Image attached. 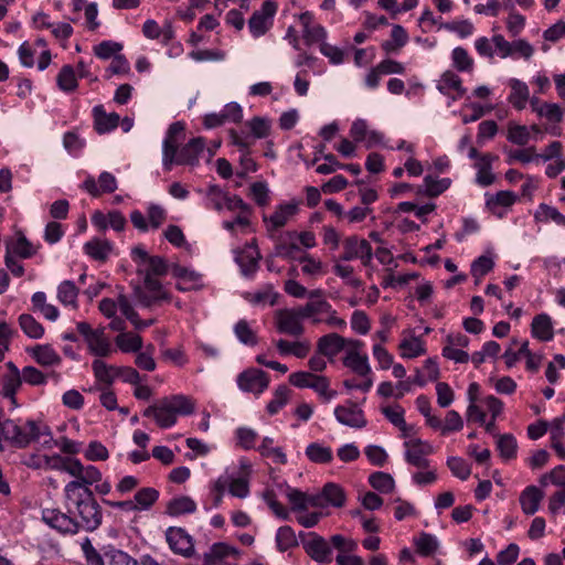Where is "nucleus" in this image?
I'll return each instance as SVG.
<instances>
[{"instance_id":"obj_19","label":"nucleus","mask_w":565,"mask_h":565,"mask_svg":"<svg viewBox=\"0 0 565 565\" xmlns=\"http://www.w3.org/2000/svg\"><path fill=\"white\" fill-rule=\"evenodd\" d=\"M334 416L340 424L352 428H363L366 425L362 409L353 403L335 407Z\"/></svg>"},{"instance_id":"obj_50","label":"nucleus","mask_w":565,"mask_h":565,"mask_svg":"<svg viewBox=\"0 0 565 565\" xmlns=\"http://www.w3.org/2000/svg\"><path fill=\"white\" fill-rule=\"evenodd\" d=\"M399 353L402 358L413 359L425 353L424 343L419 338L413 337L404 339L399 345Z\"/></svg>"},{"instance_id":"obj_21","label":"nucleus","mask_w":565,"mask_h":565,"mask_svg":"<svg viewBox=\"0 0 565 565\" xmlns=\"http://www.w3.org/2000/svg\"><path fill=\"white\" fill-rule=\"evenodd\" d=\"M349 341L338 333H329L318 340L317 350L320 355L333 359L340 351H347Z\"/></svg>"},{"instance_id":"obj_24","label":"nucleus","mask_w":565,"mask_h":565,"mask_svg":"<svg viewBox=\"0 0 565 565\" xmlns=\"http://www.w3.org/2000/svg\"><path fill=\"white\" fill-rule=\"evenodd\" d=\"M94 128L99 134H107L116 129L120 117L117 113L107 114L102 105L93 108Z\"/></svg>"},{"instance_id":"obj_38","label":"nucleus","mask_w":565,"mask_h":565,"mask_svg":"<svg viewBox=\"0 0 565 565\" xmlns=\"http://www.w3.org/2000/svg\"><path fill=\"white\" fill-rule=\"evenodd\" d=\"M437 88L444 95H447L450 89L456 90L459 96H463L466 94V88L462 86L460 77L451 71H446L441 75V79Z\"/></svg>"},{"instance_id":"obj_14","label":"nucleus","mask_w":565,"mask_h":565,"mask_svg":"<svg viewBox=\"0 0 565 565\" xmlns=\"http://www.w3.org/2000/svg\"><path fill=\"white\" fill-rule=\"evenodd\" d=\"M42 520L52 529L63 534H76L78 524L76 520L58 509H44Z\"/></svg>"},{"instance_id":"obj_53","label":"nucleus","mask_w":565,"mask_h":565,"mask_svg":"<svg viewBox=\"0 0 565 565\" xmlns=\"http://www.w3.org/2000/svg\"><path fill=\"white\" fill-rule=\"evenodd\" d=\"M297 310L302 319H307L317 313L331 312V305L324 299H317L298 307Z\"/></svg>"},{"instance_id":"obj_30","label":"nucleus","mask_w":565,"mask_h":565,"mask_svg":"<svg viewBox=\"0 0 565 565\" xmlns=\"http://www.w3.org/2000/svg\"><path fill=\"white\" fill-rule=\"evenodd\" d=\"M32 358L43 366H53L61 363V356L50 344H38L28 350Z\"/></svg>"},{"instance_id":"obj_39","label":"nucleus","mask_w":565,"mask_h":565,"mask_svg":"<svg viewBox=\"0 0 565 565\" xmlns=\"http://www.w3.org/2000/svg\"><path fill=\"white\" fill-rule=\"evenodd\" d=\"M185 125L182 121H175L169 126L166 138L162 143V153H168L173 148L178 147L179 141L183 139Z\"/></svg>"},{"instance_id":"obj_51","label":"nucleus","mask_w":565,"mask_h":565,"mask_svg":"<svg viewBox=\"0 0 565 565\" xmlns=\"http://www.w3.org/2000/svg\"><path fill=\"white\" fill-rule=\"evenodd\" d=\"M535 218L540 222L553 221L557 225L565 226V215L556 207L541 203L535 213Z\"/></svg>"},{"instance_id":"obj_31","label":"nucleus","mask_w":565,"mask_h":565,"mask_svg":"<svg viewBox=\"0 0 565 565\" xmlns=\"http://www.w3.org/2000/svg\"><path fill=\"white\" fill-rule=\"evenodd\" d=\"M196 511V503L188 495H180L171 499L166 507V514L170 516H180L191 514Z\"/></svg>"},{"instance_id":"obj_33","label":"nucleus","mask_w":565,"mask_h":565,"mask_svg":"<svg viewBox=\"0 0 565 565\" xmlns=\"http://www.w3.org/2000/svg\"><path fill=\"white\" fill-rule=\"evenodd\" d=\"M86 342L90 352L97 356H108L111 352L110 342L105 337L104 328L95 329L94 334Z\"/></svg>"},{"instance_id":"obj_18","label":"nucleus","mask_w":565,"mask_h":565,"mask_svg":"<svg viewBox=\"0 0 565 565\" xmlns=\"http://www.w3.org/2000/svg\"><path fill=\"white\" fill-rule=\"evenodd\" d=\"M299 21L302 26V38L307 45L322 43L327 36L326 29L313 21V14L306 11L299 15Z\"/></svg>"},{"instance_id":"obj_62","label":"nucleus","mask_w":565,"mask_h":565,"mask_svg":"<svg viewBox=\"0 0 565 565\" xmlns=\"http://www.w3.org/2000/svg\"><path fill=\"white\" fill-rule=\"evenodd\" d=\"M234 332L242 343L246 345L257 344V337L246 320H239L234 327Z\"/></svg>"},{"instance_id":"obj_34","label":"nucleus","mask_w":565,"mask_h":565,"mask_svg":"<svg viewBox=\"0 0 565 565\" xmlns=\"http://www.w3.org/2000/svg\"><path fill=\"white\" fill-rule=\"evenodd\" d=\"M92 370L97 382L107 385V387H109L118 376V366L108 365L99 359L93 361Z\"/></svg>"},{"instance_id":"obj_22","label":"nucleus","mask_w":565,"mask_h":565,"mask_svg":"<svg viewBox=\"0 0 565 565\" xmlns=\"http://www.w3.org/2000/svg\"><path fill=\"white\" fill-rule=\"evenodd\" d=\"M297 232H287L280 236L275 245L273 256L282 257L290 260H299L301 249L296 243Z\"/></svg>"},{"instance_id":"obj_41","label":"nucleus","mask_w":565,"mask_h":565,"mask_svg":"<svg viewBox=\"0 0 565 565\" xmlns=\"http://www.w3.org/2000/svg\"><path fill=\"white\" fill-rule=\"evenodd\" d=\"M78 288L72 280H64L57 287V299L65 306L77 308Z\"/></svg>"},{"instance_id":"obj_57","label":"nucleus","mask_w":565,"mask_h":565,"mask_svg":"<svg viewBox=\"0 0 565 565\" xmlns=\"http://www.w3.org/2000/svg\"><path fill=\"white\" fill-rule=\"evenodd\" d=\"M277 547L280 552H286L298 544L295 531L288 526H281L276 534Z\"/></svg>"},{"instance_id":"obj_43","label":"nucleus","mask_w":565,"mask_h":565,"mask_svg":"<svg viewBox=\"0 0 565 565\" xmlns=\"http://www.w3.org/2000/svg\"><path fill=\"white\" fill-rule=\"evenodd\" d=\"M19 326L31 339H41L44 334L43 326L35 320V318L29 313H22L19 317Z\"/></svg>"},{"instance_id":"obj_9","label":"nucleus","mask_w":565,"mask_h":565,"mask_svg":"<svg viewBox=\"0 0 565 565\" xmlns=\"http://www.w3.org/2000/svg\"><path fill=\"white\" fill-rule=\"evenodd\" d=\"M277 2L265 0L260 10L255 11L248 20V28L253 36L264 35L273 24V18L277 12Z\"/></svg>"},{"instance_id":"obj_15","label":"nucleus","mask_w":565,"mask_h":565,"mask_svg":"<svg viewBox=\"0 0 565 565\" xmlns=\"http://www.w3.org/2000/svg\"><path fill=\"white\" fill-rule=\"evenodd\" d=\"M260 258L262 255L255 241L247 243L235 256V260L245 277H252L256 273Z\"/></svg>"},{"instance_id":"obj_48","label":"nucleus","mask_w":565,"mask_h":565,"mask_svg":"<svg viewBox=\"0 0 565 565\" xmlns=\"http://www.w3.org/2000/svg\"><path fill=\"white\" fill-rule=\"evenodd\" d=\"M54 461L61 462V466H55L56 470L67 472L74 480H79L82 476L83 463L74 457H62V456H53Z\"/></svg>"},{"instance_id":"obj_59","label":"nucleus","mask_w":565,"mask_h":565,"mask_svg":"<svg viewBox=\"0 0 565 565\" xmlns=\"http://www.w3.org/2000/svg\"><path fill=\"white\" fill-rule=\"evenodd\" d=\"M452 65L459 72H469L473 67V60L469 56L468 51L461 46H457L451 53Z\"/></svg>"},{"instance_id":"obj_3","label":"nucleus","mask_w":565,"mask_h":565,"mask_svg":"<svg viewBox=\"0 0 565 565\" xmlns=\"http://www.w3.org/2000/svg\"><path fill=\"white\" fill-rule=\"evenodd\" d=\"M195 411V402L192 397L178 394L164 397L156 404L148 406L142 415L152 417L160 428H170L177 423V416L191 415Z\"/></svg>"},{"instance_id":"obj_5","label":"nucleus","mask_w":565,"mask_h":565,"mask_svg":"<svg viewBox=\"0 0 565 565\" xmlns=\"http://www.w3.org/2000/svg\"><path fill=\"white\" fill-rule=\"evenodd\" d=\"M134 295L138 303L146 308L171 300V296L163 289L161 282L149 274H146L143 287H135Z\"/></svg>"},{"instance_id":"obj_11","label":"nucleus","mask_w":565,"mask_h":565,"mask_svg":"<svg viewBox=\"0 0 565 565\" xmlns=\"http://www.w3.org/2000/svg\"><path fill=\"white\" fill-rule=\"evenodd\" d=\"M237 385L244 392L262 394L269 385V376L259 369H249L237 377Z\"/></svg>"},{"instance_id":"obj_32","label":"nucleus","mask_w":565,"mask_h":565,"mask_svg":"<svg viewBox=\"0 0 565 565\" xmlns=\"http://www.w3.org/2000/svg\"><path fill=\"white\" fill-rule=\"evenodd\" d=\"M15 241H8L6 244V253L17 255L21 258H30L35 254V249L31 242L23 235L22 232L17 233Z\"/></svg>"},{"instance_id":"obj_16","label":"nucleus","mask_w":565,"mask_h":565,"mask_svg":"<svg viewBox=\"0 0 565 565\" xmlns=\"http://www.w3.org/2000/svg\"><path fill=\"white\" fill-rule=\"evenodd\" d=\"M363 343L359 340H350L343 358L344 366L351 369L358 375L364 376L370 372L367 356L360 353Z\"/></svg>"},{"instance_id":"obj_17","label":"nucleus","mask_w":565,"mask_h":565,"mask_svg":"<svg viewBox=\"0 0 565 565\" xmlns=\"http://www.w3.org/2000/svg\"><path fill=\"white\" fill-rule=\"evenodd\" d=\"M82 188L92 196L98 198L102 193H113L117 190V180L110 172L104 171L98 177V182L93 177H87Z\"/></svg>"},{"instance_id":"obj_28","label":"nucleus","mask_w":565,"mask_h":565,"mask_svg":"<svg viewBox=\"0 0 565 565\" xmlns=\"http://www.w3.org/2000/svg\"><path fill=\"white\" fill-rule=\"evenodd\" d=\"M509 86L511 88V93L508 97L509 103L518 110L524 109L530 99L529 86L518 78H511Z\"/></svg>"},{"instance_id":"obj_56","label":"nucleus","mask_w":565,"mask_h":565,"mask_svg":"<svg viewBox=\"0 0 565 565\" xmlns=\"http://www.w3.org/2000/svg\"><path fill=\"white\" fill-rule=\"evenodd\" d=\"M451 184L450 179H434L431 175L424 178L425 194L430 198H436L445 192Z\"/></svg>"},{"instance_id":"obj_27","label":"nucleus","mask_w":565,"mask_h":565,"mask_svg":"<svg viewBox=\"0 0 565 565\" xmlns=\"http://www.w3.org/2000/svg\"><path fill=\"white\" fill-rule=\"evenodd\" d=\"M532 337L540 341H551L554 338L552 319L547 313L536 315L531 323Z\"/></svg>"},{"instance_id":"obj_10","label":"nucleus","mask_w":565,"mask_h":565,"mask_svg":"<svg viewBox=\"0 0 565 565\" xmlns=\"http://www.w3.org/2000/svg\"><path fill=\"white\" fill-rule=\"evenodd\" d=\"M166 540L173 553L184 557H191L194 554L193 539L183 527H168Z\"/></svg>"},{"instance_id":"obj_47","label":"nucleus","mask_w":565,"mask_h":565,"mask_svg":"<svg viewBox=\"0 0 565 565\" xmlns=\"http://www.w3.org/2000/svg\"><path fill=\"white\" fill-rule=\"evenodd\" d=\"M306 456L316 463H328L332 460V450L318 443L309 444L306 448Z\"/></svg>"},{"instance_id":"obj_37","label":"nucleus","mask_w":565,"mask_h":565,"mask_svg":"<svg viewBox=\"0 0 565 565\" xmlns=\"http://www.w3.org/2000/svg\"><path fill=\"white\" fill-rule=\"evenodd\" d=\"M159 499V491L151 487L139 489L134 498L136 511L149 510Z\"/></svg>"},{"instance_id":"obj_55","label":"nucleus","mask_w":565,"mask_h":565,"mask_svg":"<svg viewBox=\"0 0 565 565\" xmlns=\"http://www.w3.org/2000/svg\"><path fill=\"white\" fill-rule=\"evenodd\" d=\"M290 388L287 385H279L275 392L271 401L267 405V412L270 415L277 414L288 402Z\"/></svg>"},{"instance_id":"obj_45","label":"nucleus","mask_w":565,"mask_h":565,"mask_svg":"<svg viewBox=\"0 0 565 565\" xmlns=\"http://www.w3.org/2000/svg\"><path fill=\"white\" fill-rule=\"evenodd\" d=\"M414 544L417 553L422 556L433 555L439 545L437 539L426 532H422L418 536L414 537Z\"/></svg>"},{"instance_id":"obj_49","label":"nucleus","mask_w":565,"mask_h":565,"mask_svg":"<svg viewBox=\"0 0 565 565\" xmlns=\"http://www.w3.org/2000/svg\"><path fill=\"white\" fill-rule=\"evenodd\" d=\"M57 86L61 90L70 93L76 89L77 78L73 66L64 65L56 77Z\"/></svg>"},{"instance_id":"obj_46","label":"nucleus","mask_w":565,"mask_h":565,"mask_svg":"<svg viewBox=\"0 0 565 565\" xmlns=\"http://www.w3.org/2000/svg\"><path fill=\"white\" fill-rule=\"evenodd\" d=\"M274 439L271 437H264L258 447V451L263 457L273 458L274 462L285 465L287 456L280 447H273Z\"/></svg>"},{"instance_id":"obj_7","label":"nucleus","mask_w":565,"mask_h":565,"mask_svg":"<svg viewBox=\"0 0 565 565\" xmlns=\"http://www.w3.org/2000/svg\"><path fill=\"white\" fill-rule=\"evenodd\" d=\"M300 544L309 557L320 564L332 562L330 543L316 532H300Z\"/></svg>"},{"instance_id":"obj_4","label":"nucleus","mask_w":565,"mask_h":565,"mask_svg":"<svg viewBox=\"0 0 565 565\" xmlns=\"http://www.w3.org/2000/svg\"><path fill=\"white\" fill-rule=\"evenodd\" d=\"M205 147L202 137L192 138L180 150L173 148L168 153H162V164L166 170H170L173 164L194 166L199 162V157Z\"/></svg>"},{"instance_id":"obj_42","label":"nucleus","mask_w":565,"mask_h":565,"mask_svg":"<svg viewBox=\"0 0 565 565\" xmlns=\"http://www.w3.org/2000/svg\"><path fill=\"white\" fill-rule=\"evenodd\" d=\"M116 345L124 353L138 352L142 348V338L131 332H121L115 339Z\"/></svg>"},{"instance_id":"obj_58","label":"nucleus","mask_w":565,"mask_h":565,"mask_svg":"<svg viewBox=\"0 0 565 565\" xmlns=\"http://www.w3.org/2000/svg\"><path fill=\"white\" fill-rule=\"evenodd\" d=\"M22 384L21 374H6L2 380V393L4 397L11 399L13 406H15V394Z\"/></svg>"},{"instance_id":"obj_12","label":"nucleus","mask_w":565,"mask_h":565,"mask_svg":"<svg viewBox=\"0 0 565 565\" xmlns=\"http://www.w3.org/2000/svg\"><path fill=\"white\" fill-rule=\"evenodd\" d=\"M406 448V461L417 468H427L429 460L426 456L434 452V447L428 441L422 439H409L404 443Z\"/></svg>"},{"instance_id":"obj_60","label":"nucleus","mask_w":565,"mask_h":565,"mask_svg":"<svg viewBox=\"0 0 565 565\" xmlns=\"http://www.w3.org/2000/svg\"><path fill=\"white\" fill-rule=\"evenodd\" d=\"M447 466L451 473L461 480H467L471 473L470 465L460 457L448 458Z\"/></svg>"},{"instance_id":"obj_25","label":"nucleus","mask_w":565,"mask_h":565,"mask_svg":"<svg viewBox=\"0 0 565 565\" xmlns=\"http://www.w3.org/2000/svg\"><path fill=\"white\" fill-rule=\"evenodd\" d=\"M239 551L226 543H214L207 552L204 553L203 561L205 565H218L227 557H238Z\"/></svg>"},{"instance_id":"obj_26","label":"nucleus","mask_w":565,"mask_h":565,"mask_svg":"<svg viewBox=\"0 0 565 565\" xmlns=\"http://www.w3.org/2000/svg\"><path fill=\"white\" fill-rule=\"evenodd\" d=\"M544 497L542 490L535 486L526 487L520 494V504L524 514L533 515L539 511L540 503Z\"/></svg>"},{"instance_id":"obj_36","label":"nucleus","mask_w":565,"mask_h":565,"mask_svg":"<svg viewBox=\"0 0 565 565\" xmlns=\"http://www.w3.org/2000/svg\"><path fill=\"white\" fill-rule=\"evenodd\" d=\"M102 480V472L100 470L95 466H83L82 469V476L79 477V480H72L68 483H75L76 487L74 492H81L84 489H90V486L94 483H97Z\"/></svg>"},{"instance_id":"obj_54","label":"nucleus","mask_w":565,"mask_h":565,"mask_svg":"<svg viewBox=\"0 0 565 565\" xmlns=\"http://www.w3.org/2000/svg\"><path fill=\"white\" fill-rule=\"evenodd\" d=\"M226 193L217 185L212 184L207 188L205 193V206L222 211L225 206Z\"/></svg>"},{"instance_id":"obj_1","label":"nucleus","mask_w":565,"mask_h":565,"mask_svg":"<svg viewBox=\"0 0 565 565\" xmlns=\"http://www.w3.org/2000/svg\"><path fill=\"white\" fill-rule=\"evenodd\" d=\"M33 443H40L44 448H53V435L45 423L21 418L0 420V451L7 446L25 449Z\"/></svg>"},{"instance_id":"obj_8","label":"nucleus","mask_w":565,"mask_h":565,"mask_svg":"<svg viewBox=\"0 0 565 565\" xmlns=\"http://www.w3.org/2000/svg\"><path fill=\"white\" fill-rule=\"evenodd\" d=\"M302 317L297 308L278 309L274 315V322L277 331L291 337H299L303 333Z\"/></svg>"},{"instance_id":"obj_52","label":"nucleus","mask_w":565,"mask_h":565,"mask_svg":"<svg viewBox=\"0 0 565 565\" xmlns=\"http://www.w3.org/2000/svg\"><path fill=\"white\" fill-rule=\"evenodd\" d=\"M497 448L500 452V456L504 460H511L515 458L518 449L515 437L511 434H504L499 436V439L497 441Z\"/></svg>"},{"instance_id":"obj_23","label":"nucleus","mask_w":565,"mask_h":565,"mask_svg":"<svg viewBox=\"0 0 565 565\" xmlns=\"http://www.w3.org/2000/svg\"><path fill=\"white\" fill-rule=\"evenodd\" d=\"M297 210L296 203L280 204L270 216L263 215V221L268 231H276L285 226L288 220L297 213Z\"/></svg>"},{"instance_id":"obj_35","label":"nucleus","mask_w":565,"mask_h":565,"mask_svg":"<svg viewBox=\"0 0 565 565\" xmlns=\"http://www.w3.org/2000/svg\"><path fill=\"white\" fill-rule=\"evenodd\" d=\"M486 205L494 214L502 216L501 213H497L499 206L510 207L516 201V194L512 191H499L495 194H486Z\"/></svg>"},{"instance_id":"obj_2","label":"nucleus","mask_w":565,"mask_h":565,"mask_svg":"<svg viewBox=\"0 0 565 565\" xmlns=\"http://www.w3.org/2000/svg\"><path fill=\"white\" fill-rule=\"evenodd\" d=\"M75 483H66L64 488L65 501L68 505V512L75 513L78 530L83 529L93 532L99 527L103 521L102 509L96 501L92 489H84L81 492H74Z\"/></svg>"},{"instance_id":"obj_29","label":"nucleus","mask_w":565,"mask_h":565,"mask_svg":"<svg viewBox=\"0 0 565 565\" xmlns=\"http://www.w3.org/2000/svg\"><path fill=\"white\" fill-rule=\"evenodd\" d=\"M83 248L85 254L88 255L92 259L97 262H106L113 250V245L107 239L93 238L86 242Z\"/></svg>"},{"instance_id":"obj_64","label":"nucleus","mask_w":565,"mask_h":565,"mask_svg":"<svg viewBox=\"0 0 565 565\" xmlns=\"http://www.w3.org/2000/svg\"><path fill=\"white\" fill-rule=\"evenodd\" d=\"M493 267V259L489 256L481 255L472 262L470 273L475 278H482L490 273Z\"/></svg>"},{"instance_id":"obj_20","label":"nucleus","mask_w":565,"mask_h":565,"mask_svg":"<svg viewBox=\"0 0 565 565\" xmlns=\"http://www.w3.org/2000/svg\"><path fill=\"white\" fill-rule=\"evenodd\" d=\"M172 275L179 279V282L175 285L179 291L198 290L203 287L201 274L183 266L174 265L172 267Z\"/></svg>"},{"instance_id":"obj_44","label":"nucleus","mask_w":565,"mask_h":565,"mask_svg":"<svg viewBox=\"0 0 565 565\" xmlns=\"http://www.w3.org/2000/svg\"><path fill=\"white\" fill-rule=\"evenodd\" d=\"M327 505L341 508L345 503V493L341 486L329 482L322 488Z\"/></svg>"},{"instance_id":"obj_13","label":"nucleus","mask_w":565,"mask_h":565,"mask_svg":"<svg viewBox=\"0 0 565 565\" xmlns=\"http://www.w3.org/2000/svg\"><path fill=\"white\" fill-rule=\"evenodd\" d=\"M340 258L347 262L359 258L364 265H367L372 259V247L366 239L358 236L347 237L343 242V254Z\"/></svg>"},{"instance_id":"obj_63","label":"nucleus","mask_w":565,"mask_h":565,"mask_svg":"<svg viewBox=\"0 0 565 565\" xmlns=\"http://www.w3.org/2000/svg\"><path fill=\"white\" fill-rule=\"evenodd\" d=\"M278 294L274 291L271 285L265 286L264 289L258 290L248 296V300L254 305L269 303L274 306L277 302Z\"/></svg>"},{"instance_id":"obj_61","label":"nucleus","mask_w":565,"mask_h":565,"mask_svg":"<svg viewBox=\"0 0 565 565\" xmlns=\"http://www.w3.org/2000/svg\"><path fill=\"white\" fill-rule=\"evenodd\" d=\"M252 134H248L253 138V145L256 139L265 138L269 135L270 125L269 121L262 117H254L247 122Z\"/></svg>"},{"instance_id":"obj_6","label":"nucleus","mask_w":565,"mask_h":565,"mask_svg":"<svg viewBox=\"0 0 565 565\" xmlns=\"http://www.w3.org/2000/svg\"><path fill=\"white\" fill-rule=\"evenodd\" d=\"M228 136L231 143L237 147L241 152V170L236 172V175L241 179H244L249 172H255L257 170V164L250 157L249 150L253 146V138L248 135V132L244 130L237 131L235 129H231L228 131Z\"/></svg>"},{"instance_id":"obj_40","label":"nucleus","mask_w":565,"mask_h":565,"mask_svg":"<svg viewBox=\"0 0 565 565\" xmlns=\"http://www.w3.org/2000/svg\"><path fill=\"white\" fill-rule=\"evenodd\" d=\"M185 125L182 121H175L169 126L166 138L162 143V153H168L173 148L178 147L179 141L183 139Z\"/></svg>"}]
</instances>
